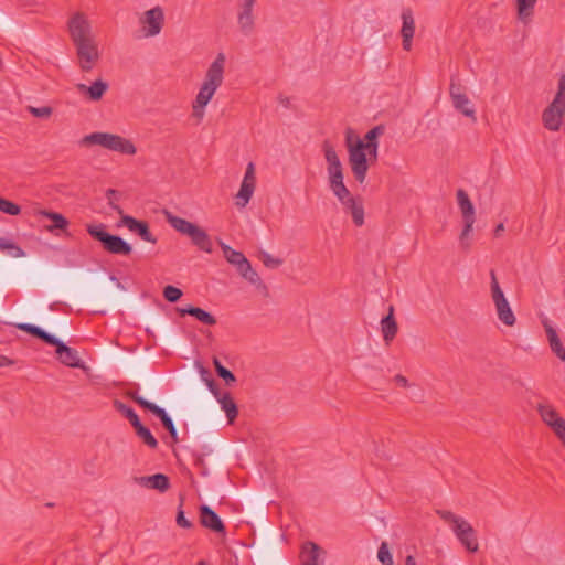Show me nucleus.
<instances>
[{"instance_id":"nucleus-1","label":"nucleus","mask_w":565,"mask_h":565,"mask_svg":"<svg viewBox=\"0 0 565 565\" xmlns=\"http://www.w3.org/2000/svg\"><path fill=\"white\" fill-rule=\"evenodd\" d=\"M226 64L225 53L218 52L204 73L198 93L191 103V118L198 124L204 119L207 105L224 83Z\"/></svg>"},{"instance_id":"nucleus-2","label":"nucleus","mask_w":565,"mask_h":565,"mask_svg":"<svg viewBox=\"0 0 565 565\" xmlns=\"http://www.w3.org/2000/svg\"><path fill=\"white\" fill-rule=\"evenodd\" d=\"M436 513L450 526L454 535L467 552L477 553L479 551L477 532L469 521L448 510H437Z\"/></svg>"},{"instance_id":"nucleus-3","label":"nucleus","mask_w":565,"mask_h":565,"mask_svg":"<svg viewBox=\"0 0 565 565\" xmlns=\"http://www.w3.org/2000/svg\"><path fill=\"white\" fill-rule=\"evenodd\" d=\"M163 214L168 224L178 233L188 236L198 249L207 254L213 253L212 238L204 228L169 211H164Z\"/></svg>"},{"instance_id":"nucleus-4","label":"nucleus","mask_w":565,"mask_h":565,"mask_svg":"<svg viewBox=\"0 0 565 565\" xmlns=\"http://www.w3.org/2000/svg\"><path fill=\"white\" fill-rule=\"evenodd\" d=\"M322 152L327 163L329 188L338 200H343L350 191L343 181V164L340 157L330 141L322 143Z\"/></svg>"},{"instance_id":"nucleus-5","label":"nucleus","mask_w":565,"mask_h":565,"mask_svg":"<svg viewBox=\"0 0 565 565\" xmlns=\"http://www.w3.org/2000/svg\"><path fill=\"white\" fill-rule=\"evenodd\" d=\"M83 146H99L106 150L125 156H135L137 147L135 143L120 135L96 131L84 136L81 140Z\"/></svg>"},{"instance_id":"nucleus-6","label":"nucleus","mask_w":565,"mask_h":565,"mask_svg":"<svg viewBox=\"0 0 565 565\" xmlns=\"http://www.w3.org/2000/svg\"><path fill=\"white\" fill-rule=\"evenodd\" d=\"M565 115V74L558 78L557 93L542 114L543 125L551 131L559 130Z\"/></svg>"},{"instance_id":"nucleus-7","label":"nucleus","mask_w":565,"mask_h":565,"mask_svg":"<svg viewBox=\"0 0 565 565\" xmlns=\"http://www.w3.org/2000/svg\"><path fill=\"white\" fill-rule=\"evenodd\" d=\"M138 36L152 39L158 36L166 23V12L161 6H154L138 14Z\"/></svg>"},{"instance_id":"nucleus-8","label":"nucleus","mask_w":565,"mask_h":565,"mask_svg":"<svg viewBox=\"0 0 565 565\" xmlns=\"http://www.w3.org/2000/svg\"><path fill=\"white\" fill-rule=\"evenodd\" d=\"M86 230L89 235L99 241L103 244L104 249L110 254L127 256L132 252V247L129 243L120 236L107 233L104 224H90L87 225Z\"/></svg>"},{"instance_id":"nucleus-9","label":"nucleus","mask_w":565,"mask_h":565,"mask_svg":"<svg viewBox=\"0 0 565 565\" xmlns=\"http://www.w3.org/2000/svg\"><path fill=\"white\" fill-rule=\"evenodd\" d=\"M220 247L223 252L225 259L235 266L238 274L252 285L258 286L262 280L257 271L252 267L250 262L244 256L243 253L233 249L226 243L220 241Z\"/></svg>"},{"instance_id":"nucleus-10","label":"nucleus","mask_w":565,"mask_h":565,"mask_svg":"<svg viewBox=\"0 0 565 565\" xmlns=\"http://www.w3.org/2000/svg\"><path fill=\"white\" fill-rule=\"evenodd\" d=\"M490 278L491 299L493 301L498 319L504 326L513 327L516 322V318L503 290L498 282L494 270L490 271Z\"/></svg>"},{"instance_id":"nucleus-11","label":"nucleus","mask_w":565,"mask_h":565,"mask_svg":"<svg viewBox=\"0 0 565 565\" xmlns=\"http://www.w3.org/2000/svg\"><path fill=\"white\" fill-rule=\"evenodd\" d=\"M257 0H238L236 6V26L239 34L250 36L257 28Z\"/></svg>"},{"instance_id":"nucleus-12","label":"nucleus","mask_w":565,"mask_h":565,"mask_svg":"<svg viewBox=\"0 0 565 565\" xmlns=\"http://www.w3.org/2000/svg\"><path fill=\"white\" fill-rule=\"evenodd\" d=\"M67 30L73 44L93 40L96 36L87 14L77 11L67 21Z\"/></svg>"},{"instance_id":"nucleus-13","label":"nucleus","mask_w":565,"mask_h":565,"mask_svg":"<svg viewBox=\"0 0 565 565\" xmlns=\"http://www.w3.org/2000/svg\"><path fill=\"white\" fill-rule=\"evenodd\" d=\"M74 47L78 67L83 72H90L102 58V49L97 38L77 43Z\"/></svg>"},{"instance_id":"nucleus-14","label":"nucleus","mask_w":565,"mask_h":565,"mask_svg":"<svg viewBox=\"0 0 565 565\" xmlns=\"http://www.w3.org/2000/svg\"><path fill=\"white\" fill-rule=\"evenodd\" d=\"M349 164L351 171L359 183H363L366 179L369 162H374L370 159L367 150L362 143L348 142Z\"/></svg>"},{"instance_id":"nucleus-15","label":"nucleus","mask_w":565,"mask_h":565,"mask_svg":"<svg viewBox=\"0 0 565 565\" xmlns=\"http://www.w3.org/2000/svg\"><path fill=\"white\" fill-rule=\"evenodd\" d=\"M541 420L554 433L561 441L565 438V419L558 411L550 403H539L536 406Z\"/></svg>"},{"instance_id":"nucleus-16","label":"nucleus","mask_w":565,"mask_h":565,"mask_svg":"<svg viewBox=\"0 0 565 565\" xmlns=\"http://www.w3.org/2000/svg\"><path fill=\"white\" fill-rule=\"evenodd\" d=\"M257 185L256 168L253 162H248L245 169L239 189L234 196L235 205L238 209H245L250 202Z\"/></svg>"},{"instance_id":"nucleus-17","label":"nucleus","mask_w":565,"mask_h":565,"mask_svg":"<svg viewBox=\"0 0 565 565\" xmlns=\"http://www.w3.org/2000/svg\"><path fill=\"white\" fill-rule=\"evenodd\" d=\"M449 96L454 108L469 118L472 122L477 121L476 108L471 99L466 94L465 87L459 83L451 81L449 85Z\"/></svg>"},{"instance_id":"nucleus-18","label":"nucleus","mask_w":565,"mask_h":565,"mask_svg":"<svg viewBox=\"0 0 565 565\" xmlns=\"http://www.w3.org/2000/svg\"><path fill=\"white\" fill-rule=\"evenodd\" d=\"M120 224L128 228L131 233H136L139 237L148 243L156 244L157 237L150 232L149 225L145 221H139L130 215L121 214Z\"/></svg>"},{"instance_id":"nucleus-19","label":"nucleus","mask_w":565,"mask_h":565,"mask_svg":"<svg viewBox=\"0 0 565 565\" xmlns=\"http://www.w3.org/2000/svg\"><path fill=\"white\" fill-rule=\"evenodd\" d=\"M402 19V45L405 51H411L412 41L415 34V19L411 8H404L401 13Z\"/></svg>"},{"instance_id":"nucleus-20","label":"nucleus","mask_w":565,"mask_h":565,"mask_svg":"<svg viewBox=\"0 0 565 565\" xmlns=\"http://www.w3.org/2000/svg\"><path fill=\"white\" fill-rule=\"evenodd\" d=\"M384 134L382 125L373 127L369 130L363 139H358L355 143H362L363 148L367 150L371 160L376 161L379 156V137Z\"/></svg>"},{"instance_id":"nucleus-21","label":"nucleus","mask_w":565,"mask_h":565,"mask_svg":"<svg viewBox=\"0 0 565 565\" xmlns=\"http://www.w3.org/2000/svg\"><path fill=\"white\" fill-rule=\"evenodd\" d=\"M135 482L143 488L166 492L170 488L169 478L163 473L152 476L136 477Z\"/></svg>"},{"instance_id":"nucleus-22","label":"nucleus","mask_w":565,"mask_h":565,"mask_svg":"<svg viewBox=\"0 0 565 565\" xmlns=\"http://www.w3.org/2000/svg\"><path fill=\"white\" fill-rule=\"evenodd\" d=\"M343 209L352 216V221L356 226L364 224V207L360 200L353 198L351 193L343 200H339Z\"/></svg>"},{"instance_id":"nucleus-23","label":"nucleus","mask_w":565,"mask_h":565,"mask_svg":"<svg viewBox=\"0 0 565 565\" xmlns=\"http://www.w3.org/2000/svg\"><path fill=\"white\" fill-rule=\"evenodd\" d=\"M76 89L83 96H86L89 100L97 102L102 99L104 94L108 89V84L103 79H97L87 86L83 83L76 85Z\"/></svg>"},{"instance_id":"nucleus-24","label":"nucleus","mask_w":565,"mask_h":565,"mask_svg":"<svg viewBox=\"0 0 565 565\" xmlns=\"http://www.w3.org/2000/svg\"><path fill=\"white\" fill-rule=\"evenodd\" d=\"M542 324L546 332L552 352L561 360L565 361V348L557 335L555 328L547 318L542 319Z\"/></svg>"},{"instance_id":"nucleus-25","label":"nucleus","mask_w":565,"mask_h":565,"mask_svg":"<svg viewBox=\"0 0 565 565\" xmlns=\"http://www.w3.org/2000/svg\"><path fill=\"white\" fill-rule=\"evenodd\" d=\"M201 524L216 533L224 532V524L220 516L207 505L200 508Z\"/></svg>"},{"instance_id":"nucleus-26","label":"nucleus","mask_w":565,"mask_h":565,"mask_svg":"<svg viewBox=\"0 0 565 565\" xmlns=\"http://www.w3.org/2000/svg\"><path fill=\"white\" fill-rule=\"evenodd\" d=\"M322 551L313 542H307L301 550L302 565H322Z\"/></svg>"},{"instance_id":"nucleus-27","label":"nucleus","mask_w":565,"mask_h":565,"mask_svg":"<svg viewBox=\"0 0 565 565\" xmlns=\"http://www.w3.org/2000/svg\"><path fill=\"white\" fill-rule=\"evenodd\" d=\"M456 198L462 220H476V210L468 193L465 190L459 189L456 192Z\"/></svg>"},{"instance_id":"nucleus-28","label":"nucleus","mask_w":565,"mask_h":565,"mask_svg":"<svg viewBox=\"0 0 565 565\" xmlns=\"http://www.w3.org/2000/svg\"><path fill=\"white\" fill-rule=\"evenodd\" d=\"M381 331L383 339L387 344L396 337L397 323L394 318V308L392 306L388 309V315L381 320Z\"/></svg>"},{"instance_id":"nucleus-29","label":"nucleus","mask_w":565,"mask_h":565,"mask_svg":"<svg viewBox=\"0 0 565 565\" xmlns=\"http://www.w3.org/2000/svg\"><path fill=\"white\" fill-rule=\"evenodd\" d=\"M537 0H516V18L520 22L527 24L532 21Z\"/></svg>"},{"instance_id":"nucleus-30","label":"nucleus","mask_w":565,"mask_h":565,"mask_svg":"<svg viewBox=\"0 0 565 565\" xmlns=\"http://www.w3.org/2000/svg\"><path fill=\"white\" fill-rule=\"evenodd\" d=\"M178 311L181 316L190 315L206 326H214L216 323V319L210 312L198 307H182Z\"/></svg>"},{"instance_id":"nucleus-31","label":"nucleus","mask_w":565,"mask_h":565,"mask_svg":"<svg viewBox=\"0 0 565 565\" xmlns=\"http://www.w3.org/2000/svg\"><path fill=\"white\" fill-rule=\"evenodd\" d=\"M56 354L60 361L71 367L79 366V358L77 352L67 347L65 343L61 342L56 348Z\"/></svg>"},{"instance_id":"nucleus-32","label":"nucleus","mask_w":565,"mask_h":565,"mask_svg":"<svg viewBox=\"0 0 565 565\" xmlns=\"http://www.w3.org/2000/svg\"><path fill=\"white\" fill-rule=\"evenodd\" d=\"M221 408L225 412L228 423H233L237 416V406L228 393H224L217 397Z\"/></svg>"},{"instance_id":"nucleus-33","label":"nucleus","mask_w":565,"mask_h":565,"mask_svg":"<svg viewBox=\"0 0 565 565\" xmlns=\"http://www.w3.org/2000/svg\"><path fill=\"white\" fill-rule=\"evenodd\" d=\"M40 214L53 222L52 225L47 226L49 232H54L55 230H65L68 225V221L60 213L41 211Z\"/></svg>"},{"instance_id":"nucleus-34","label":"nucleus","mask_w":565,"mask_h":565,"mask_svg":"<svg viewBox=\"0 0 565 565\" xmlns=\"http://www.w3.org/2000/svg\"><path fill=\"white\" fill-rule=\"evenodd\" d=\"M0 250L14 258H21L25 256L24 250L20 246L6 237H0Z\"/></svg>"},{"instance_id":"nucleus-35","label":"nucleus","mask_w":565,"mask_h":565,"mask_svg":"<svg viewBox=\"0 0 565 565\" xmlns=\"http://www.w3.org/2000/svg\"><path fill=\"white\" fill-rule=\"evenodd\" d=\"M136 435L150 448L154 449L158 446V441L154 436L151 434L150 429L143 426L142 424H138L135 427Z\"/></svg>"},{"instance_id":"nucleus-36","label":"nucleus","mask_w":565,"mask_h":565,"mask_svg":"<svg viewBox=\"0 0 565 565\" xmlns=\"http://www.w3.org/2000/svg\"><path fill=\"white\" fill-rule=\"evenodd\" d=\"M134 401L140 405L141 407L150 411L153 415H156L158 418H161V416H163L167 412L159 407L158 405H156L154 403H151L147 399H145L142 396H139V395H135L134 396Z\"/></svg>"},{"instance_id":"nucleus-37","label":"nucleus","mask_w":565,"mask_h":565,"mask_svg":"<svg viewBox=\"0 0 565 565\" xmlns=\"http://www.w3.org/2000/svg\"><path fill=\"white\" fill-rule=\"evenodd\" d=\"M134 401L140 405L141 407L150 411L153 415H156L158 418H161V416H163L167 412L159 407L158 405H156L154 403H151L147 399H145L142 396H139V395H135L134 396Z\"/></svg>"},{"instance_id":"nucleus-38","label":"nucleus","mask_w":565,"mask_h":565,"mask_svg":"<svg viewBox=\"0 0 565 565\" xmlns=\"http://www.w3.org/2000/svg\"><path fill=\"white\" fill-rule=\"evenodd\" d=\"M377 559L382 565H394L393 555L386 542L381 543L377 551Z\"/></svg>"},{"instance_id":"nucleus-39","label":"nucleus","mask_w":565,"mask_h":565,"mask_svg":"<svg viewBox=\"0 0 565 565\" xmlns=\"http://www.w3.org/2000/svg\"><path fill=\"white\" fill-rule=\"evenodd\" d=\"M462 221H463V228L461 231L459 239H460L462 247L467 249L470 247L469 236L472 232L473 224H475L476 220H462Z\"/></svg>"},{"instance_id":"nucleus-40","label":"nucleus","mask_w":565,"mask_h":565,"mask_svg":"<svg viewBox=\"0 0 565 565\" xmlns=\"http://www.w3.org/2000/svg\"><path fill=\"white\" fill-rule=\"evenodd\" d=\"M26 110L34 117L40 119H49L53 114V108L50 106H28Z\"/></svg>"},{"instance_id":"nucleus-41","label":"nucleus","mask_w":565,"mask_h":565,"mask_svg":"<svg viewBox=\"0 0 565 565\" xmlns=\"http://www.w3.org/2000/svg\"><path fill=\"white\" fill-rule=\"evenodd\" d=\"M0 211L4 214L15 216L21 213V207L18 204L0 196Z\"/></svg>"},{"instance_id":"nucleus-42","label":"nucleus","mask_w":565,"mask_h":565,"mask_svg":"<svg viewBox=\"0 0 565 565\" xmlns=\"http://www.w3.org/2000/svg\"><path fill=\"white\" fill-rule=\"evenodd\" d=\"M213 364L215 366L217 375L222 377L227 384L234 383L236 381L234 374L230 370L224 367L218 359L214 358Z\"/></svg>"},{"instance_id":"nucleus-43","label":"nucleus","mask_w":565,"mask_h":565,"mask_svg":"<svg viewBox=\"0 0 565 565\" xmlns=\"http://www.w3.org/2000/svg\"><path fill=\"white\" fill-rule=\"evenodd\" d=\"M118 409L127 417L134 428L141 424L137 413L131 407L120 403Z\"/></svg>"},{"instance_id":"nucleus-44","label":"nucleus","mask_w":565,"mask_h":565,"mask_svg":"<svg viewBox=\"0 0 565 565\" xmlns=\"http://www.w3.org/2000/svg\"><path fill=\"white\" fill-rule=\"evenodd\" d=\"M163 296L169 302H175L181 298L182 291L181 289L169 285L164 287Z\"/></svg>"},{"instance_id":"nucleus-45","label":"nucleus","mask_w":565,"mask_h":565,"mask_svg":"<svg viewBox=\"0 0 565 565\" xmlns=\"http://www.w3.org/2000/svg\"><path fill=\"white\" fill-rule=\"evenodd\" d=\"M262 260L264 265L269 268H277L282 264L281 259L274 257L273 255L266 252L262 253Z\"/></svg>"},{"instance_id":"nucleus-46","label":"nucleus","mask_w":565,"mask_h":565,"mask_svg":"<svg viewBox=\"0 0 565 565\" xmlns=\"http://www.w3.org/2000/svg\"><path fill=\"white\" fill-rule=\"evenodd\" d=\"M118 192L114 189H109L106 192V198L108 199V203L110 207L116 211L119 215L124 213L122 209L114 202L115 199H117Z\"/></svg>"},{"instance_id":"nucleus-47","label":"nucleus","mask_w":565,"mask_h":565,"mask_svg":"<svg viewBox=\"0 0 565 565\" xmlns=\"http://www.w3.org/2000/svg\"><path fill=\"white\" fill-rule=\"evenodd\" d=\"M39 338L41 340H43L44 342H46L47 344L54 345L56 348L62 342L56 337H54L53 334L47 333L43 329L41 330Z\"/></svg>"},{"instance_id":"nucleus-48","label":"nucleus","mask_w":565,"mask_h":565,"mask_svg":"<svg viewBox=\"0 0 565 565\" xmlns=\"http://www.w3.org/2000/svg\"><path fill=\"white\" fill-rule=\"evenodd\" d=\"M18 328L22 331H25L34 337H38L40 335V332H41V328L38 327V326H34V324H30V323H20L18 324Z\"/></svg>"},{"instance_id":"nucleus-49","label":"nucleus","mask_w":565,"mask_h":565,"mask_svg":"<svg viewBox=\"0 0 565 565\" xmlns=\"http://www.w3.org/2000/svg\"><path fill=\"white\" fill-rule=\"evenodd\" d=\"M177 524L183 529H190L192 526V523L185 518L182 510H179L177 514Z\"/></svg>"},{"instance_id":"nucleus-50","label":"nucleus","mask_w":565,"mask_h":565,"mask_svg":"<svg viewBox=\"0 0 565 565\" xmlns=\"http://www.w3.org/2000/svg\"><path fill=\"white\" fill-rule=\"evenodd\" d=\"M393 381L397 386L405 388L409 386L408 380L401 374L395 375Z\"/></svg>"},{"instance_id":"nucleus-51","label":"nucleus","mask_w":565,"mask_h":565,"mask_svg":"<svg viewBox=\"0 0 565 565\" xmlns=\"http://www.w3.org/2000/svg\"><path fill=\"white\" fill-rule=\"evenodd\" d=\"M166 429L170 433L171 437L177 440L178 439V433L175 429V426L172 422V419L163 425Z\"/></svg>"},{"instance_id":"nucleus-52","label":"nucleus","mask_w":565,"mask_h":565,"mask_svg":"<svg viewBox=\"0 0 565 565\" xmlns=\"http://www.w3.org/2000/svg\"><path fill=\"white\" fill-rule=\"evenodd\" d=\"M206 384L216 398L222 395L213 380H206Z\"/></svg>"},{"instance_id":"nucleus-53","label":"nucleus","mask_w":565,"mask_h":565,"mask_svg":"<svg viewBox=\"0 0 565 565\" xmlns=\"http://www.w3.org/2000/svg\"><path fill=\"white\" fill-rule=\"evenodd\" d=\"M13 363H14L13 360H11L10 358H8L6 355L0 354V367L10 366Z\"/></svg>"},{"instance_id":"nucleus-54","label":"nucleus","mask_w":565,"mask_h":565,"mask_svg":"<svg viewBox=\"0 0 565 565\" xmlns=\"http://www.w3.org/2000/svg\"><path fill=\"white\" fill-rule=\"evenodd\" d=\"M405 565H417V562L414 556L407 555L405 558Z\"/></svg>"},{"instance_id":"nucleus-55","label":"nucleus","mask_w":565,"mask_h":565,"mask_svg":"<svg viewBox=\"0 0 565 565\" xmlns=\"http://www.w3.org/2000/svg\"><path fill=\"white\" fill-rule=\"evenodd\" d=\"M504 231V224L503 223H500L495 226L494 228V235L495 236H499L501 232Z\"/></svg>"},{"instance_id":"nucleus-56","label":"nucleus","mask_w":565,"mask_h":565,"mask_svg":"<svg viewBox=\"0 0 565 565\" xmlns=\"http://www.w3.org/2000/svg\"><path fill=\"white\" fill-rule=\"evenodd\" d=\"M160 420L162 422V425L171 420V417L166 413L163 416H161Z\"/></svg>"},{"instance_id":"nucleus-57","label":"nucleus","mask_w":565,"mask_h":565,"mask_svg":"<svg viewBox=\"0 0 565 565\" xmlns=\"http://www.w3.org/2000/svg\"><path fill=\"white\" fill-rule=\"evenodd\" d=\"M198 565H206V562L205 561H199Z\"/></svg>"},{"instance_id":"nucleus-58","label":"nucleus","mask_w":565,"mask_h":565,"mask_svg":"<svg viewBox=\"0 0 565 565\" xmlns=\"http://www.w3.org/2000/svg\"><path fill=\"white\" fill-rule=\"evenodd\" d=\"M561 443L565 446V438L561 440Z\"/></svg>"}]
</instances>
